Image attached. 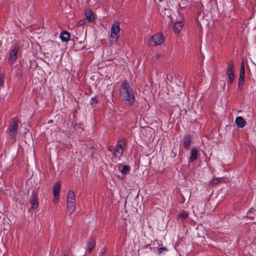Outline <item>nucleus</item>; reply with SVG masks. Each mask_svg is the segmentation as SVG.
<instances>
[{"instance_id": "1", "label": "nucleus", "mask_w": 256, "mask_h": 256, "mask_svg": "<svg viewBox=\"0 0 256 256\" xmlns=\"http://www.w3.org/2000/svg\"><path fill=\"white\" fill-rule=\"evenodd\" d=\"M120 94L126 105L130 106L134 104L136 100L134 93L126 80L122 82L120 86Z\"/></svg>"}, {"instance_id": "2", "label": "nucleus", "mask_w": 256, "mask_h": 256, "mask_svg": "<svg viewBox=\"0 0 256 256\" xmlns=\"http://www.w3.org/2000/svg\"><path fill=\"white\" fill-rule=\"evenodd\" d=\"M120 31V24L118 22H116L112 25L110 30V36L109 42L111 44L116 42L119 36Z\"/></svg>"}, {"instance_id": "3", "label": "nucleus", "mask_w": 256, "mask_h": 256, "mask_svg": "<svg viewBox=\"0 0 256 256\" xmlns=\"http://www.w3.org/2000/svg\"><path fill=\"white\" fill-rule=\"evenodd\" d=\"M18 122L16 118H12L8 126V134L12 140H15L18 134Z\"/></svg>"}, {"instance_id": "4", "label": "nucleus", "mask_w": 256, "mask_h": 256, "mask_svg": "<svg viewBox=\"0 0 256 256\" xmlns=\"http://www.w3.org/2000/svg\"><path fill=\"white\" fill-rule=\"evenodd\" d=\"M164 42L163 36L162 34L154 35L148 40V44L150 46L160 45Z\"/></svg>"}, {"instance_id": "5", "label": "nucleus", "mask_w": 256, "mask_h": 256, "mask_svg": "<svg viewBox=\"0 0 256 256\" xmlns=\"http://www.w3.org/2000/svg\"><path fill=\"white\" fill-rule=\"evenodd\" d=\"M20 49V46L18 44H16L13 46L12 50L10 52V56L8 58V62L10 64H12L16 60L17 58V56Z\"/></svg>"}, {"instance_id": "6", "label": "nucleus", "mask_w": 256, "mask_h": 256, "mask_svg": "<svg viewBox=\"0 0 256 256\" xmlns=\"http://www.w3.org/2000/svg\"><path fill=\"white\" fill-rule=\"evenodd\" d=\"M226 74L228 76L229 81L228 82H229L230 84H232L235 78V75L234 74V64L232 60L229 61L228 62Z\"/></svg>"}, {"instance_id": "7", "label": "nucleus", "mask_w": 256, "mask_h": 256, "mask_svg": "<svg viewBox=\"0 0 256 256\" xmlns=\"http://www.w3.org/2000/svg\"><path fill=\"white\" fill-rule=\"evenodd\" d=\"M37 192H32L30 202L31 204V209L36 210L38 206V202L37 198Z\"/></svg>"}, {"instance_id": "8", "label": "nucleus", "mask_w": 256, "mask_h": 256, "mask_svg": "<svg viewBox=\"0 0 256 256\" xmlns=\"http://www.w3.org/2000/svg\"><path fill=\"white\" fill-rule=\"evenodd\" d=\"M126 140L124 138H122L118 142L116 148H117V152L118 155H122L124 146H126Z\"/></svg>"}, {"instance_id": "9", "label": "nucleus", "mask_w": 256, "mask_h": 256, "mask_svg": "<svg viewBox=\"0 0 256 256\" xmlns=\"http://www.w3.org/2000/svg\"><path fill=\"white\" fill-rule=\"evenodd\" d=\"M106 148L107 150L112 153V154L114 156V157L116 158L120 159V158L122 156V155L118 154V149L116 148V147H114L110 145L108 146Z\"/></svg>"}, {"instance_id": "10", "label": "nucleus", "mask_w": 256, "mask_h": 256, "mask_svg": "<svg viewBox=\"0 0 256 256\" xmlns=\"http://www.w3.org/2000/svg\"><path fill=\"white\" fill-rule=\"evenodd\" d=\"M235 122L238 127L242 128L246 124V122L242 116H237L235 120Z\"/></svg>"}, {"instance_id": "11", "label": "nucleus", "mask_w": 256, "mask_h": 256, "mask_svg": "<svg viewBox=\"0 0 256 256\" xmlns=\"http://www.w3.org/2000/svg\"><path fill=\"white\" fill-rule=\"evenodd\" d=\"M96 240L95 239L92 238L90 237L88 241V252L90 253H91L94 248V247L96 246Z\"/></svg>"}, {"instance_id": "12", "label": "nucleus", "mask_w": 256, "mask_h": 256, "mask_svg": "<svg viewBox=\"0 0 256 256\" xmlns=\"http://www.w3.org/2000/svg\"><path fill=\"white\" fill-rule=\"evenodd\" d=\"M192 138L190 135L185 136L184 138V144L186 149L190 148V144L192 142Z\"/></svg>"}, {"instance_id": "13", "label": "nucleus", "mask_w": 256, "mask_h": 256, "mask_svg": "<svg viewBox=\"0 0 256 256\" xmlns=\"http://www.w3.org/2000/svg\"><path fill=\"white\" fill-rule=\"evenodd\" d=\"M198 150L196 148H192L190 152V161L193 162L198 158Z\"/></svg>"}, {"instance_id": "14", "label": "nucleus", "mask_w": 256, "mask_h": 256, "mask_svg": "<svg viewBox=\"0 0 256 256\" xmlns=\"http://www.w3.org/2000/svg\"><path fill=\"white\" fill-rule=\"evenodd\" d=\"M184 26V24L183 22H175L173 26V29L174 32L176 33H178L180 31L182 28Z\"/></svg>"}, {"instance_id": "15", "label": "nucleus", "mask_w": 256, "mask_h": 256, "mask_svg": "<svg viewBox=\"0 0 256 256\" xmlns=\"http://www.w3.org/2000/svg\"><path fill=\"white\" fill-rule=\"evenodd\" d=\"M60 188V184L59 182H56L53 187V193L54 195L56 198L59 196V192Z\"/></svg>"}, {"instance_id": "16", "label": "nucleus", "mask_w": 256, "mask_h": 256, "mask_svg": "<svg viewBox=\"0 0 256 256\" xmlns=\"http://www.w3.org/2000/svg\"><path fill=\"white\" fill-rule=\"evenodd\" d=\"M60 38L62 42H67L70 39V34L66 31H62L60 35Z\"/></svg>"}, {"instance_id": "17", "label": "nucleus", "mask_w": 256, "mask_h": 256, "mask_svg": "<svg viewBox=\"0 0 256 256\" xmlns=\"http://www.w3.org/2000/svg\"><path fill=\"white\" fill-rule=\"evenodd\" d=\"M75 201L74 194L72 190H70L68 194L67 202H75Z\"/></svg>"}, {"instance_id": "18", "label": "nucleus", "mask_w": 256, "mask_h": 256, "mask_svg": "<svg viewBox=\"0 0 256 256\" xmlns=\"http://www.w3.org/2000/svg\"><path fill=\"white\" fill-rule=\"evenodd\" d=\"M75 202H67V210L71 214L75 210Z\"/></svg>"}, {"instance_id": "19", "label": "nucleus", "mask_w": 256, "mask_h": 256, "mask_svg": "<svg viewBox=\"0 0 256 256\" xmlns=\"http://www.w3.org/2000/svg\"><path fill=\"white\" fill-rule=\"evenodd\" d=\"M86 19L88 20L89 22H90L94 20V16L93 12L90 10L88 12H86L85 14Z\"/></svg>"}, {"instance_id": "20", "label": "nucleus", "mask_w": 256, "mask_h": 256, "mask_svg": "<svg viewBox=\"0 0 256 256\" xmlns=\"http://www.w3.org/2000/svg\"><path fill=\"white\" fill-rule=\"evenodd\" d=\"M248 217L253 218L256 216V210L254 208H251L248 212Z\"/></svg>"}, {"instance_id": "21", "label": "nucleus", "mask_w": 256, "mask_h": 256, "mask_svg": "<svg viewBox=\"0 0 256 256\" xmlns=\"http://www.w3.org/2000/svg\"><path fill=\"white\" fill-rule=\"evenodd\" d=\"M188 216V213L186 211H184L178 214V219L182 221L186 219Z\"/></svg>"}, {"instance_id": "22", "label": "nucleus", "mask_w": 256, "mask_h": 256, "mask_svg": "<svg viewBox=\"0 0 256 256\" xmlns=\"http://www.w3.org/2000/svg\"><path fill=\"white\" fill-rule=\"evenodd\" d=\"M222 178H214L210 182V184L211 185H215L219 183L222 180Z\"/></svg>"}, {"instance_id": "23", "label": "nucleus", "mask_w": 256, "mask_h": 256, "mask_svg": "<svg viewBox=\"0 0 256 256\" xmlns=\"http://www.w3.org/2000/svg\"><path fill=\"white\" fill-rule=\"evenodd\" d=\"M130 170V166L124 165L123 166L121 172L124 174H126Z\"/></svg>"}, {"instance_id": "24", "label": "nucleus", "mask_w": 256, "mask_h": 256, "mask_svg": "<svg viewBox=\"0 0 256 256\" xmlns=\"http://www.w3.org/2000/svg\"><path fill=\"white\" fill-rule=\"evenodd\" d=\"M244 80V78L239 77L238 82V87L240 89H242L243 86V82Z\"/></svg>"}, {"instance_id": "25", "label": "nucleus", "mask_w": 256, "mask_h": 256, "mask_svg": "<svg viewBox=\"0 0 256 256\" xmlns=\"http://www.w3.org/2000/svg\"><path fill=\"white\" fill-rule=\"evenodd\" d=\"M98 102V96H95L92 97L90 99V104H97Z\"/></svg>"}, {"instance_id": "26", "label": "nucleus", "mask_w": 256, "mask_h": 256, "mask_svg": "<svg viewBox=\"0 0 256 256\" xmlns=\"http://www.w3.org/2000/svg\"><path fill=\"white\" fill-rule=\"evenodd\" d=\"M158 253L159 254H161L163 253L164 252H166L168 251L167 248L165 247H162L158 249Z\"/></svg>"}, {"instance_id": "27", "label": "nucleus", "mask_w": 256, "mask_h": 256, "mask_svg": "<svg viewBox=\"0 0 256 256\" xmlns=\"http://www.w3.org/2000/svg\"><path fill=\"white\" fill-rule=\"evenodd\" d=\"M4 76L3 74H0V88H2L4 86Z\"/></svg>"}, {"instance_id": "28", "label": "nucleus", "mask_w": 256, "mask_h": 256, "mask_svg": "<svg viewBox=\"0 0 256 256\" xmlns=\"http://www.w3.org/2000/svg\"><path fill=\"white\" fill-rule=\"evenodd\" d=\"M240 72H245L244 70V62H242L240 64Z\"/></svg>"}, {"instance_id": "29", "label": "nucleus", "mask_w": 256, "mask_h": 256, "mask_svg": "<svg viewBox=\"0 0 256 256\" xmlns=\"http://www.w3.org/2000/svg\"><path fill=\"white\" fill-rule=\"evenodd\" d=\"M86 23L85 20H82L78 21V24L80 26Z\"/></svg>"}, {"instance_id": "30", "label": "nucleus", "mask_w": 256, "mask_h": 256, "mask_svg": "<svg viewBox=\"0 0 256 256\" xmlns=\"http://www.w3.org/2000/svg\"><path fill=\"white\" fill-rule=\"evenodd\" d=\"M100 253L103 255L104 254L106 253V249L105 248H102V249L101 250Z\"/></svg>"}, {"instance_id": "31", "label": "nucleus", "mask_w": 256, "mask_h": 256, "mask_svg": "<svg viewBox=\"0 0 256 256\" xmlns=\"http://www.w3.org/2000/svg\"><path fill=\"white\" fill-rule=\"evenodd\" d=\"M244 76H245V72H240L239 77L244 78Z\"/></svg>"}, {"instance_id": "32", "label": "nucleus", "mask_w": 256, "mask_h": 256, "mask_svg": "<svg viewBox=\"0 0 256 256\" xmlns=\"http://www.w3.org/2000/svg\"><path fill=\"white\" fill-rule=\"evenodd\" d=\"M173 78L172 76H167V79L168 80H171Z\"/></svg>"}, {"instance_id": "33", "label": "nucleus", "mask_w": 256, "mask_h": 256, "mask_svg": "<svg viewBox=\"0 0 256 256\" xmlns=\"http://www.w3.org/2000/svg\"><path fill=\"white\" fill-rule=\"evenodd\" d=\"M58 199L54 198V202L55 204H56V202H58Z\"/></svg>"}, {"instance_id": "34", "label": "nucleus", "mask_w": 256, "mask_h": 256, "mask_svg": "<svg viewBox=\"0 0 256 256\" xmlns=\"http://www.w3.org/2000/svg\"><path fill=\"white\" fill-rule=\"evenodd\" d=\"M160 57V54H156V59Z\"/></svg>"}, {"instance_id": "35", "label": "nucleus", "mask_w": 256, "mask_h": 256, "mask_svg": "<svg viewBox=\"0 0 256 256\" xmlns=\"http://www.w3.org/2000/svg\"><path fill=\"white\" fill-rule=\"evenodd\" d=\"M64 256H66V254H64Z\"/></svg>"}]
</instances>
